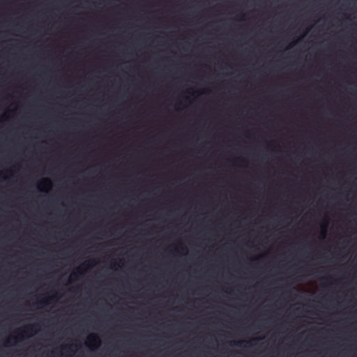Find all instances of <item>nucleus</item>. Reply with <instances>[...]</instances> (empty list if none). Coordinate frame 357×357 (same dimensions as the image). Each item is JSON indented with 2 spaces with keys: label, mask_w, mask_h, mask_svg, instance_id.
Masks as SVG:
<instances>
[{
  "label": "nucleus",
  "mask_w": 357,
  "mask_h": 357,
  "mask_svg": "<svg viewBox=\"0 0 357 357\" xmlns=\"http://www.w3.org/2000/svg\"><path fill=\"white\" fill-rule=\"evenodd\" d=\"M88 346H93L97 348L100 345V340L96 334H91L87 338Z\"/></svg>",
  "instance_id": "obj_1"
},
{
  "label": "nucleus",
  "mask_w": 357,
  "mask_h": 357,
  "mask_svg": "<svg viewBox=\"0 0 357 357\" xmlns=\"http://www.w3.org/2000/svg\"><path fill=\"white\" fill-rule=\"evenodd\" d=\"M19 336H20V337H22V333H20L19 334Z\"/></svg>",
  "instance_id": "obj_7"
},
{
  "label": "nucleus",
  "mask_w": 357,
  "mask_h": 357,
  "mask_svg": "<svg viewBox=\"0 0 357 357\" xmlns=\"http://www.w3.org/2000/svg\"><path fill=\"white\" fill-rule=\"evenodd\" d=\"M242 343H243V342H234V344L238 347H242Z\"/></svg>",
  "instance_id": "obj_6"
},
{
  "label": "nucleus",
  "mask_w": 357,
  "mask_h": 357,
  "mask_svg": "<svg viewBox=\"0 0 357 357\" xmlns=\"http://www.w3.org/2000/svg\"><path fill=\"white\" fill-rule=\"evenodd\" d=\"M40 184L42 185L43 186L50 187L51 185V181L48 178H43L40 181Z\"/></svg>",
  "instance_id": "obj_3"
},
{
  "label": "nucleus",
  "mask_w": 357,
  "mask_h": 357,
  "mask_svg": "<svg viewBox=\"0 0 357 357\" xmlns=\"http://www.w3.org/2000/svg\"><path fill=\"white\" fill-rule=\"evenodd\" d=\"M54 298V296L48 297L45 300H43L40 301L41 303L47 305L48 304L52 299Z\"/></svg>",
  "instance_id": "obj_5"
},
{
  "label": "nucleus",
  "mask_w": 357,
  "mask_h": 357,
  "mask_svg": "<svg viewBox=\"0 0 357 357\" xmlns=\"http://www.w3.org/2000/svg\"><path fill=\"white\" fill-rule=\"evenodd\" d=\"M35 326H28L25 328V330L23 331L24 333H26L29 331H35L34 330Z\"/></svg>",
  "instance_id": "obj_4"
},
{
  "label": "nucleus",
  "mask_w": 357,
  "mask_h": 357,
  "mask_svg": "<svg viewBox=\"0 0 357 357\" xmlns=\"http://www.w3.org/2000/svg\"><path fill=\"white\" fill-rule=\"evenodd\" d=\"M13 339H15V340H17V337H13Z\"/></svg>",
  "instance_id": "obj_8"
},
{
  "label": "nucleus",
  "mask_w": 357,
  "mask_h": 357,
  "mask_svg": "<svg viewBox=\"0 0 357 357\" xmlns=\"http://www.w3.org/2000/svg\"><path fill=\"white\" fill-rule=\"evenodd\" d=\"M82 269V267H79L76 269L75 271H74L72 274H71V277L75 278V279H77L78 278L79 275H82V272L81 271Z\"/></svg>",
  "instance_id": "obj_2"
}]
</instances>
